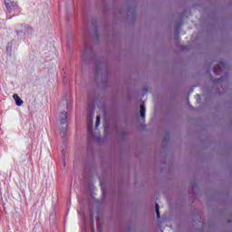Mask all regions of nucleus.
I'll return each mask as SVG.
<instances>
[{
    "label": "nucleus",
    "mask_w": 232,
    "mask_h": 232,
    "mask_svg": "<svg viewBox=\"0 0 232 232\" xmlns=\"http://www.w3.org/2000/svg\"><path fill=\"white\" fill-rule=\"evenodd\" d=\"M66 119H68V114L66 113V111H62L60 114L61 124H64L66 122Z\"/></svg>",
    "instance_id": "nucleus-1"
},
{
    "label": "nucleus",
    "mask_w": 232,
    "mask_h": 232,
    "mask_svg": "<svg viewBox=\"0 0 232 232\" xmlns=\"http://www.w3.org/2000/svg\"><path fill=\"white\" fill-rule=\"evenodd\" d=\"M13 99L15 101L16 106H23V100L17 94H14Z\"/></svg>",
    "instance_id": "nucleus-2"
},
{
    "label": "nucleus",
    "mask_w": 232,
    "mask_h": 232,
    "mask_svg": "<svg viewBox=\"0 0 232 232\" xmlns=\"http://www.w3.org/2000/svg\"><path fill=\"white\" fill-rule=\"evenodd\" d=\"M12 3H14V0H5V5L9 14L12 13Z\"/></svg>",
    "instance_id": "nucleus-3"
},
{
    "label": "nucleus",
    "mask_w": 232,
    "mask_h": 232,
    "mask_svg": "<svg viewBox=\"0 0 232 232\" xmlns=\"http://www.w3.org/2000/svg\"><path fill=\"white\" fill-rule=\"evenodd\" d=\"M140 116L142 119L146 117V107H144V105H140Z\"/></svg>",
    "instance_id": "nucleus-4"
},
{
    "label": "nucleus",
    "mask_w": 232,
    "mask_h": 232,
    "mask_svg": "<svg viewBox=\"0 0 232 232\" xmlns=\"http://www.w3.org/2000/svg\"><path fill=\"white\" fill-rule=\"evenodd\" d=\"M11 8H12V12H14V10H17V8H18L17 3L12 2Z\"/></svg>",
    "instance_id": "nucleus-5"
},
{
    "label": "nucleus",
    "mask_w": 232,
    "mask_h": 232,
    "mask_svg": "<svg viewBox=\"0 0 232 232\" xmlns=\"http://www.w3.org/2000/svg\"><path fill=\"white\" fill-rule=\"evenodd\" d=\"M101 125V116H97L96 118V128H99Z\"/></svg>",
    "instance_id": "nucleus-6"
},
{
    "label": "nucleus",
    "mask_w": 232,
    "mask_h": 232,
    "mask_svg": "<svg viewBox=\"0 0 232 232\" xmlns=\"http://www.w3.org/2000/svg\"><path fill=\"white\" fill-rule=\"evenodd\" d=\"M156 214L158 218H160V212L159 211V205L156 204Z\"/></svg>",
    "instance_id": "nucleus-7"
}]
</instances>
